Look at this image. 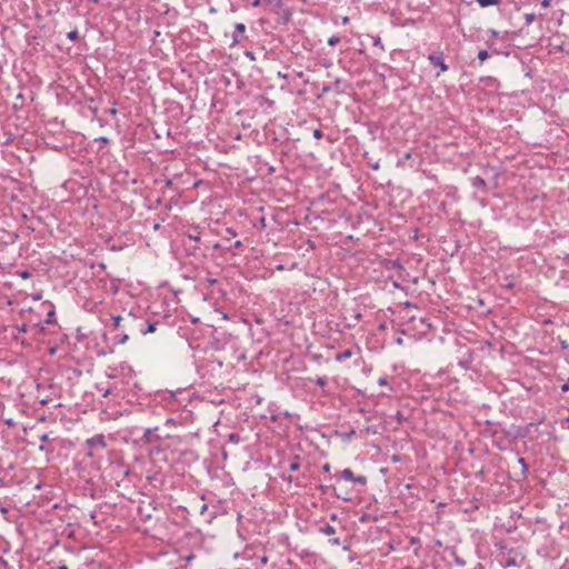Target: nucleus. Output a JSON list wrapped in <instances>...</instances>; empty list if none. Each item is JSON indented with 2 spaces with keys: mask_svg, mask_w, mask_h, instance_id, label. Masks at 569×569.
<instances>
[{
  "mask_svg": "<svg viewBox=\"0 0 569 569\" xmlns=\"http://www.w3.org/2000/svg\"><path fill=\"white\" fill-rule=\"evenodd\" d=\"M499 550L498 561L505 568L521 567L525 562V555L518 548H509L505 542L495 543Z\"/></svg>",
  "mask_w": 569,
  "mask_h": 569,
  "instance_id": "obj_1",
  "label": "nucleus"
},
{
  "mask_svg": "<svg viewBox=\"0 0 569 569\" xmlns=\"http://www.w3.org/2000/svg\"><path fill=\"white\" fill-rule=\"evenodd\" d=\"M84 445L88 449L87 456L93 458L97 453L106 449V437L103 435H96L87 439Z\"/></svg>",
  "mask_w": 569,
  "mask_h": 569,
  "instance_id": "obj_2",
  "label": "nucleus"
},
{
  "mask_svg": "<svg viewBox=\"0 0 569 569\" xmlns=\"http://www.w3.org/2000/svg\"><path fill=\"white\" fill-rule=\"evenodd\" d=\"M332 479H335L336 483L339 485L341 480L350 481L356 485L366 486L367 477L366 476H355L351 469H343L340 472L333 475Z\"/></svg>",
  "mask_w": 569,
  "mask_h": 569,
  "instance_id": "obj_3",
  "label": "nucleus"
},
{
  "mask_svg": "<svg viewBox=\"0 0 569 569\" xmlns=\"http://www.w3.org/2000/svg\"><path fill=\"white\" fill-rule=\"evenodd\" d=\"M429 62L439 68V72H437V77L440 76L441 72H446L449 67L445 62V54L442 51H433L428 56Z\"/></svg>",
  "mask_w": 569,
  "mask_h": 569,
  "instance_id": "obj_4",
  "label": "nucleus"
},
{
  "mask_svg": "<svg viewBox=\"0 0 569 569\" xmlns=\"http://www.w3.org/2000/svg\"><path fill=\"white\" fill-rule=\"evenodd\" d=\"M319 490L322 492L331 491V493L343 501H349L351 499L349 490H345L342 488H338L337 483L331 486L320 485Z\"/></svg>",
  "mask_w": 569,
  "mask_h": 569,
  "instance_id": "obj_5",
  "label": "nucleus"
},
{
  "mask_svg": "<svg viewBox=\"0 0 569 569\" xmlns=\"http://www.w3.org/2000/svg\"><path fill=\"white\" fill-rule=\"evenodd\" d=\"M246 32V26L242 22H238L234 24V33L232 36V42L230 47H234L236 44L240 43L242 39L244 38Z\"/></svg>",
  "mask_w": 569,
  "mask_h": 569,
  "instance_id": "obj_6",
  "label": "nucleus"
},
{
  "mask_svg": "<svg viewBox=\"0 0 569 569\" xmlns=\"http://www.w3.org/2000/svg\"><path fill=\"white\" fill-rule=\"evenodd\" d=\"M158 428H147L141 437L144 443H156L160 441V437L156 433Z\"/></svg>",
  "mask_w": 569,
  "mask_h": 569,
  "instance_id": "obj_7",
  "label": "nucleus"
},
{
  "mask_svg": "<svg viewBox=\"0 0 569 569\" xmlns=\"http://www.w3.org/2000/svg\"><path fill=\"white\" fill-rule=\"evenodd\" d=\"M471 186L477 189H481L483 192H487V183L483 178L477 176L471 179Z\"/></svg>",
  "mask_w": 569,
  "mask_h": 569,
  "instance_id": "obj_8",
  "label": "nucleus"
},
{
  "mask_svg": "<svg viewBox=\"0 0 569 569\" xmlns=\"http://www.w3.org/2000/svg\"><path fill=\"white\" fill-rule=\"evenodd\" d=\"M113 319V326L116 329H119L121 327L122 321H134L136 317L130 312L128 313L127 318H122L121 316H114Z\"/></svg>",
  "mask_w": 569,
  "mask_h": 569,
  "instance_id": "obj_9",
  "label": "nucleus"
},
{
  "mask_svg": "<svg viewBox=\"0 0 569 569\" xmlns=\"http://www.w3.org/2000/svg\"><path fill=\"white\" fill-rule=\"evenodd\" d=\"M353 356V350L352 349H346L339 353L336 355V361L338 362H342L349 358H351Z\"/></svg>",
  "mask_w": 569,
  "mask_h": 569,
  "instance_id": "obj_10",
  "label": "nucleus"
},
{
  "mask_svg": "<svg viewBox=\"0 0 569 569\" xmlns=\"http://www.w3.org/2000/svg\"><path fill=\"white\" fill-rule=\"evenodd\" d=\"M157 326H158L157 321L148 322V325L144 329L143 328L140 329V332L142 335L152 333L157 330Z\"/></svg>",
  "mask_w": 569,
  "mask_h": 569,
  "instance_id": "obj_11",
  "label": "nucleus"
},
{
  "mask_svg": "<svg viewBox=\"0 0 569 569\" xmlns=\"http://www.w3.org/2000/svg\"><path fill=\"white\" fill-rule=\"evenodd\" d=\"M319 531L326 536H333L336 533V528L331 525H325L319 528Z\"/></svg>",
  "mask_w": 569,
  "mask_h": 569,
  "instance_id": "obj_12",
  "label": "nucleus"
},
{
  "mask_svg": "<svg viewBox=\"0 0 569 569\" xmlns=\"http://www.w3.org/2000/svg\"><path fill=\"white\" fill-rule=\"evenodd\" d=\"M128 340H129V335H127V333H117V335L113 337V342H114L116 345H123V343H126Z\"/></svg>",
  "mask_w": 569,
  "mask_h": 569,
  "instance_id": "obj_13",
  "label": "nucleus"
},
{
  "mask_svg": "<svg viewBox=\"0 0 569 569\" xmlns=\"http://www.w3.org/2000/svg\"><path fill=\"white\" fill-rule=\"evenodd\" d=\"M299 469H300V458L298 456H296L289 465V470L297 471Z\"/></svg>",
  "mask_w": 569,
  "mask_h": 569,
  "instance_id": "obj_14",
  "label": "nucleus"
},
{
  "mask_svg": "<svg viewBox=\"0 0 569 569\" xmlns=\"http://www.w3.org/2000/svg\"><path fill=\"white\" fill-rule=\"evenodd\" d=\"M476 1L482 8H486V7H489V6H493V4H498L500 2V0H476Z\"/></svg>",
  "mask_w": 569,
  "mask_h": 569,
  "instance_id": "obj_15",
  "label": "nucleus"
},
{
  "mask_svg": "<svg viewBox=\"0 0 569 569\" xmlns=\"http://www.w3.org/2000/svg\"><path fill=\"white\" fill-rule=\"evenodd\" d=\"M266 3L272 6L276 10H279L283 6L282 0H264Z\"/></svg>",
  "mask_w": 569,
  "mask_h": 569,
  "instance_id": "obj_16",
  "label": "nucleus"
},
{
  "mask_svg": "<svg viewBox=\"0 0 569 569\" xmlns=\"http://www.w3.org/2000/svg\"><path fill=\"white\" fill-rule=\"evenodd\" d=\"M200 234H201V232L198 230V228H196L193 232L188 233V238L190 240L199 242L200 241Z\"/></svg>",
  "mask_w": 569,
  "mask_h": 569,
  "instance_id": "obj_17",
  "label": "nucleus"
},
{
  "mask_svg": "<svg viewBox=\"0 0 569 569\" xmlns=\"http://www.w3.org/2000/svg\"><path fill=\"white\" fill-rule=\"evenodd\" d=\"M340 42V37L339 36H331L329 39H328V44L330 47H335L336 44H338Z\"/></svg>",
  "mask_w": 569,
  "mask_h": 569,
  "instance_id": "obj_18",
  "label": "nucleus"
},
{
  "mask_svg": "<svg viewBox=\"0 0 569 569\" xmlns=\"http://www.w3.org/2000/svg\"><path fill=\"white\" fill-rule=\"evenodd\" d=\"M16 273L22 279H29L32 276L31 272L28 270H18Z\"/></svg>",
  "mask_w": 569,
  "mask_h": 569,
  "instance_id": "obj_19",
  "label": "nucleus"
},
{
  "mask_svg": "<svg viewBox=\"0 0 569 569\" xmlns=\"http://www.w3.org/2000/svg\"><path fill=\"white\" fill-rule=\"evenodd\" d=\"M535 20H536L535 13H525V21H526L527 26L531 24Z\"/></svg>",
  "mask_w": 569,
  "mask_h": 569,
  "instance_id": "obj_20",
  "label": "nucleus"
},
{
  "mask_svg": "<svg viewBox=\"0 0 569 569\" xmlns=\"http://www.w3.org/2000/svg\"><path fill=\"white\" fill-rule=\"evenodd\" d=\"M373 39V46L380 48L382 51H385V47L382 44L381 38L379 36H376Z\"/></svg>",
  "mask_w": 569,
  "mask_h": 569,
  "instance_id": "obj_21",
  "label": "nucleus"
},
{
  "mask_svg": "<svg viewBox=\"0 0 569 569\" xmlns=\"http://www.w3.org/2000/svg\"><path fill=\"white\" fill-rule=\"evenodd\" d=\"M241 440L239 433L232 432L229 435V441L233 443H239Z\"/></svg>",
  "mask_w": 569,
  "mask_h": 569,
  "instance_id": "obj_22",
  "label": "nucleus"
},
{
  "mask_svg": "<svg viewBox=\"0 0 569 569\" xmlns=\"http://www.w3.org/2000/svg\"><path fill=\"white\" fill-rule=\"evenodd\" d=\"M78 37H79V32H78V30H72V31L68 32V34H67V38H68L69 40H71V41L77 40V39H78Z\"/></svg>",
  "mask_w": 569,
  "mask_h": 569,
  "instance_id": "obj_23",
  "label": "nucleus"
},
{
  "mask_svg": "<svg viewBox=\"0 0 569 569\" xmlns=\"http://www.w3.org/2000/svg\"><path fill=\"white\" fill-rule=\"evenodd\" d=\"M489 57V53L487 50H480L478 52V59L483 62Z\"/></svg>",
  "mask_w": 569,
  "mask_h": 569,
  "instance_id": "obj_24",
  "label": "nucleus"
},
{
  "mask_svg": "<svg viewBox=\"0 0 569 569\" xmlns=\"http://www.w3.org/2000/svg\"><path fill=\"white\" fill-rule=\"evenodd\" d=\"M316 385L322 388L327 385V379L323 377H318L316 379Z\"/></svg>",
  "mask_w": 569,
  "mask_h": 569,
  "instance_id": "obj_25",
  "label": "nucleus"
},
{
  "mask_svg": "<svg viewBox=\"0 0 569 569\" xmlns=\"http://www.w3.org/2000/svg\"><path fill=\"white\" fill-rule=\"evenodd\" d=\"M378 383H379V386H388V385H389L388 377H387V376H385V377H380V378L378 379Z\"/></svg>",
  "mask_w": 569,
  "mask_h": 569,
  "instance_id": "obj_26",
  "label": "nucleus"
},
{
  "mask_svg": "<svg viewBox=\"0 0 569 569\" xmlns=\"http://www.w3.org/2000/svg\"><path fill=\"white\" fill-rule=\"evenodd\" d=\"M312 134L316 139H320L323 136V133L320 129H315Z\"/></svg>",
  "mask_w": 569,
  "mask_h": 569,
  "instance_id": "obj_27",
  "label": "nucleus"
},
{
  "mask_svg": "<svg viewBox=\"0 0 569 569\" xmlns=\"http://www.w3.org/2000/svg\"><path fill=\"white\" fill-rule=\"evenodd\" d=\"M561 392H567L569 390V378L567 381L561 386Z\"/></svg>",
  "mask_w": 569,
  "mask_h": 569,
  "instance_id": "obj_28",
  "label": "nucleus"
},
{
  "mask_svg": "<svg viewBox=\"0 0 569 569\" xmlns=\"http://www.w3.org/2000/svg\"><path fill=\"white\" fill-rule=\"evenodd\" d=\"M40 440H41L42 442H49V441H50L49 435L43 433L42 436H40Z\"/></svg>",
  "mask_w": 569,
  "mask_h": 569,
  "instance_id": "obj_29",
  "label": "nucleus"
},
{
  "mask_svg": "<svg viewBox=\"0 0 569 569\" xmlns=\"http://www.w3.org/2000/svg\"><path fill=\"white\" fill-rule=\"evenodd\" d=\"M329 541L333 546H339L340 545V539L339 538H331Z\"/></svg>",
  "mask_w": 569,
  "mask_h": 569,
  "instance_id": "obj_30",
  "label": "nucleus"
},
{
  "mask_svg": "<svg viewBox=\"0 0 569 569\" xmlns=\"http://www.w3.org/2000/svg\"><path fill=\"white\" fill-rule=\"evenodd\" d=\"M541 6H542L543 8H549V7L551 6V0H542V1H541Z\"/></svg>",
  "mask_w": 569,
  "mask_h": 569,
  "instance_id": "obj_31",
  "label": "nucleus"
},
{
  "mask_svg": "<svg viewBox=\"0 0 569 569\" xmlns=\"http://www.w3.org/2000/svg\"><path fill=\"white\" fill-rule=\"evenodd\" d=\"M262 2H264V0H253L252 1V7H259Z\"/></svg>",
  "mask_w": 569,
  "mask_h": 569,
  "instance_id": "obj_32",
  "label": "nucleus"
},
{
  "mask_svg": "<svg viewBox=\"0 0 569 569\" xmlns=\"http://www.w3.org/2000/svg\"><path fill=\"white\" fill-rule=\"evenodd\" d=\"M518 461H519L520 466H522L523 470H527V465H526L525 459L523 458H519Z\"/></svg>",
  "mask_w": 569,
  "mask_h": 569,
  "instance_id": "obj_33",
  "label": "nucleus"
},
{
  "mask_svg": "<svg viewBox=\"0 0 569 569\" xmlns=\"http://www.w3.org/2000/svg\"><path fill=\"white\" fill-rule=\"evenodd\" d=\"M352 318L356 320V321H359L361 319V313L360 312H355L352 315Z\"/></svg>",
  "mask_w": 569,
  "mask_h": 569,
  "instance_id": "obj_34",
  "label": "nucleus"
},
{
  "mask_svg": "<svg viewBox=\"0 0 569 569\" xmlns=\"http://www.w3.org/2000/svg\"><path fill=\"white\" fill-rule=\"evenodd\" d=\"M322 470H323L325 472H329V471H330V465H329V463H325V465L322 466Z\"/></svg>",
  "mask_w": 569,
  "mask_h": 569,
  "instance_id": "obj_35",
  "label": "nucleus"
},
{
  "mask_svg": "<svg viewBox=\"0 0 569 569\" xmlns=\"http://www.w3.org/2000/svg\"><path fill=\"white\" fill-rule=\"evenodd\" d=\"M19 332H27V325L23 323L19 329H18Z\"/></svg>",
  "mask_w": 569,
  "mask_h": 569,
  "instance_id": "obj_36",
  "label": "nucleus"
},
{
  "mask_svg": "<svg viewBox=\"0 0 569 569\" xmlns=\"http://www.w3.org/2000/svg\"><path fill=\"white\" fill-rule=\"evenodd\" d=\"M208 506L206 503H203L200 508V513L203 515L204 511L207 510Z\"/></svg>",
  "mask_w": 569,
  "mask_h": 569,
  "instance_id": "obj_37",
  "label": "nucleus"
},
{
  "mask_svg": "<svg viewBox=\"0 0 569 569\" xmlns=\"http://www.w3.org/2000/svg\"><path fill=\"white\" fill-rule=\"evenodd\" d=\"M192 559H194V555L193 553H190L186 557V561H191Z\"/></svg>",
  "mask_w": 569,
  "mask_h": 569,
  "instance_id": "obj_38",
  "label": "nucleus"
},
{
  "mask_svg": "<svg viewBox=\"0 0 569 569\" xmlns=\"http://www.w3.org/2000/svg\"><path fill=\"white\" fill-rule=\"evenodd\" d=\"M242 246V242L240 240H237L233 244L234 248H240Z\"/></svg>",
  "mask_w": 569,
  "mask_h": 569,
  "instance_id": "obj_39",
  "label": "nucleus"
},
{
  "mask_svg": "<svg viewBox=\"0 0 569 569\" xmlns=\"http://www.w3.org/2000/svg\"><path fill=\"white\" fill-rule=\"evenodd\" d=\"M57 569H69L66 563H60Z\"/></svg>",
  "mask_w": 569,
  "mask_h": 569,
  "instance_id": "obj_40",
  "label": "nucleus"
},
{
  "mask_svg": "<svg viewBox=\"0 0 569 569\" xmlns=\"http://www.w3.org/2000/svg\"><path fill=\"white\" fill-rule=\"evenodd\" d=\"M246 56L249 57L251 60H254V56L252 52L248 51L246 52Z\"/></svg>",
  "mask_w": 569,
  "mask_h": 569,
  "instance_id": "obj_41",
  "label": "nucleus"
},
{
  "mask_svg": "<svg viewBox=\"0 0 569 569\" xmlns=\"http://www.w3.org/2000/svg\"><path fill=\"white\" fill-rule=\"evenodd\" d=\"M111 393L110 389H106L102 393L103 397H108Z\"/></svg>",
  "mask_w": 569,
  "mask_h": 569,
  "instance_id": "obj_42",
  "label": "nucleus"
},
{
  "mask_svg": "<svg viewBox=\"0 0 569 569\" xmlns=\"http://www.w3.org/2000/svg\"><path fill=\"white\" fill-rule=\"evenodd\" d=\"M34 300H40L41 299V295L40 293H37V295H33L32 297Z\"/></svg>",
  "mask_w": 569,
  "mask_h": 569,
  "instance_id": "obj_43",
  "label": "nucleus"
},
{
  "mask_svg": "<svg viewBox=\"0 0 569 569\" xmlns=\"http://www.w3.org/2000/svg\"><path fill=\"white\" fill-rule=\"evenodd\" d=\"M410 158H411V153H410V152H407V153L405 154V157H403V159H405V160H408V159H410Z\"/></svg>",
  "mask_w": 569,
  "mask_h": 569,
  "instance_id": "obj_44",
  "label": "nucleus"
},
{
  "mask_svg": "<svg viewBox=\"0 0 569 569\" xmlns=\"http://www.w3.org/2000/svg\"><path fill=\"white\" fill-rule=\"evenodd\" d=\"M260 222H261L262 228H264L266 227V219L263 217L260 219Z\"/></svg>",
  "mask_w": 569,
  "mask_h": 569,
  "instance_id": "obj_45",
  "label": "nucleus"
},
{
  "mask_svg": "<svg viewBox=\"0 0 569 569\" xmlns=\"http://www.w3.org/2000/svg\"><path fill=\"white\" fill-rule=\"evenodd\" d=\"M456 561H457V563H458V565H460V566H463V565H465V561H463V560H461V559H457Z\"/></svg>",
  "mask_w": 569,
  "mask_h": 569,
  "instance_id": "obj_46",
  "label": "nucleus"
},
{
  "mask_svg": "<svg viewBox=\"0 0 569 569\" xmlns=\"http://www.w3.org/2000/svg\"><path fill=\"white\" fill-rule=\"evenodd\" d=\"M0 510H1L2 513H7L8 512V509L6 507H1Z\"/></svg>",
  "mask_w": 569,
  "mask_h": 569,
  "instance_id": "obj_47",
  "label": "nucleus"
},
{
  "mask_svg": "<svg viewBox=\"0 0 569 569\" xmlns=\"http://www.w3.org/2000/svg\"><path fill=\"white\" fill-rule=\"evenodd\" d=\"M418 538H411V543H417L418 542Z\"/></svg>",
  "mask_w": 569,
  "mask_h": 569,
  "instance_id": "obj_48",
  "label": "nucleus"
},
{
  "mask_svg": "<svg viewBox=\"0 0 569 569\" xmlns=\"http://www.w3.org/2000/svg\"><path fill=\"white\" fill-rule=\"evenodd\" d=\"M507 288L511 289L513 287V283L509 282L506 284Z\"/></svg>",
  "mask_w": 569,
  "mask_h": 569,
  "instance_id": "obj_49",
  "label": "nucleus"
},
{
  "mask_svg": "<svg viewBox=\"0 0 569 569\" xmlns=\"http://www.w3.org/2000/svg\"><path fill=\"white\" fill-rule=\"evenodd\" d=\"M48 316H49V317L54 316V310L49 311Z\"/></svg>",
  "mask_w": 569,
  "mask_h": 569,
  "instance_id": "obj_50",
  "label": "nucleus"
},
{
  "mask_svg": "<svg viewBox=\"0 0 569 569\" xmlns=\"http://www.w3.org/2000/svg\"><path fill=\"white\" fill-rule=\"evenodd\" d=\"M372 168H373L375 170H378V169H379V164H378V163H376V164H373V166H372Z\"/></svg>",
  "mask_w": 569,
  "mask_h": 569,
  "instance_id": "obj_51",
  "label": "nucleus"
},
{
  "mask_svg": "<svg viewBox=\"0 0 569 569\" xmlns=\"http://www.w3.org/2000/svg\"><path fill=\"white\" fill-rule=\"evenodd\" d=\"M116 112H117L116 109H110V113L116 114Z\"/></svg>",
  "mask_w": 569,
  "mask_h": 569,
  "instance_id": "obj_52",
  "label": "nucleus"
},
{
  "mask_svg": "<svg viewBox=\"0 0 569 569\" xmlns=\"http://www.w3.org/2000/svg\"><path fill=\"white\" fill-rule=\"evenodd\" d=\"M228 232H229V234H236V232L232 231L231 229H228Z\"/></svg>",
  "mask_w": 569,
  "mask_h": 569,
  "instance_id": "obj_53",
  "label": "nucleus"
},
{
  "mask_svg": "<svg viewBox=\"0 0 569 569\" xmlns=\"http://www.w3.org/2000/svg\"><path fill=\"white\" fill-rule=\"evenodd\" d=\"M397 343L401 345V343H402V339H401V338H398V339H397Z\"/></svg>",
  "mask_w": 569,
  "mask_h": 569,
  "instance_id": "obj_54",
  "label": "nucleus"
},
{
  "mask_svg": "<svg viewBox=\"0 0 569 569\" xmlns=\"http://www.w3.org/2000/svg\"><path fill=\"white\" fill-rule=\"evenodd\" d=\"M100 140H101V141H104V142H107V141H108V139H107V138H100Z\"/></svg>",
  "mask_w": 569,
  "mask_h": 569,
  "instance_id": "obj_55",
  "label": "nucleus"
},
{
  "mask_svg": "<svg viewBox=\"0 0 569 569\" xmlns=\"http://www.w3.org/2000/svg\"><path fill=\"white\" fill-rule=\"evenodd\" d=\"M286 479H287V480H289V481H292V477H291V476H289V477H288V478H286Z\"/></svg>",
  "mask_w": 569,
  "mask_h": 569,
  "instance_id": "obj_56",
  "label": "nucleus"
}]
</instances>
